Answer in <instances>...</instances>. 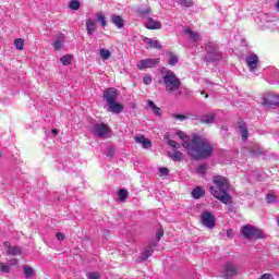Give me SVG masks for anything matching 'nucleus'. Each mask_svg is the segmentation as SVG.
Returning <instances> with one entry per match:
<instances>
[{
    "label": "nucleus",
    "instance_id": "obj_1",
    "mask_svg": "<svg viewBox=\"0 0 279 279\" xmlns=\"http://www.w3.org/2000/svg\"><path fill=\"white\" fill-rule=\"evenodd\" d=\"M177 136L183 141L181 145L193 160H205V158L213 156V144L208 140L199 135H194L191 138L182 131H178Z\"/></svg>",
    "mask_w": 279,
    "mask_h": 279
},
{
    "label": "nucleus",
    "instance_id": "obj_2",
    "mask_svg": "<svg viewBox=\"0 0 279 279\" xmlns=\"http://www.w3.org/2000/svg\"><path fill=\"white\" fill-rule=\"evenodd\" d=\"M214 186L210 187V193L222 202V204L230 203V194H228V189H230V184L228 183V179L221 175L214 177Z\"/></svg>",
    "mask_w": 279,
    "mask_h": 279
},
{
    "label": "nucleus",
    "instance_id": "obj_3",
    "mask_svg": "<svg viewBox=\"0 0 279 279\" xmlns=\"http://www.w3.org/2000/svg\"><path fill=\"white\" fill-rule=\"evenodd\" d=\"M162 80L166 92L169 95L174 94V97H182L184 94L182 88H180V86H182V81H180L173 71L167 70L166 72H162Z\"/></svg>",
    "mask_w": 279,
    "mask_h": 279
},
{
    "label": "nucleus",
    "instance_id": "obj_4",
    "mask_svg": "<svg viewBox=\"0 0 279 279\" xmlns=\"http://www.w3.org/2000/svg\"><path fill=\"white\" fill-rule=\"evenodd\" d=\"M241 276V267L236 266L233 262H227L220 268V278L233 279Z\"/></svg>",
    "mask_w": 279,
    "mask_h": 279
},
{
    "label": "nucleus",
    "instance_id": "obj_5",
    "mask_svg": "<svg viewBox=\"0 0 279 279\" xmlns=\"http://www.w3.org/2000/svg\"><path fill=\"white\" fill-rule=\"evenodd\" d=\"M206 62H217L221 60V52L219 51V46L216 43H208L206 45Z\"/></svg>",
    "mask_w": 279,
    "mask_h": 279
},
{
    "label": "nucleus",
    "instance_id": "obj_6",
    "mask_svg": "<svg viewBox=\"0 0 279 279\" xmlns=\"http://www.w3.org/2000/svg\"><path fill=\"white\" fill-rule=\"evenodd\" d=\"M244 239H265V232L252 225H245L241 229Z\"/></svg>",
    "mask_w": 279,
    "mask_h": 279
},
{
    "label": "nucleus",
    "instance_id": "obj_7",
    "mask_svg": "<svg viewBox=\"0 0 279 279\" xmlns=\"http://www.w3.org/2000/svg\"><path fill=\"white\" fill-rule=\"evenodd\" d=\"M88 128L92 134H94V136H97L98 138H104L108 136L110 132V128L106 123L92 122Z\"/></svg>",
    "mask_w": 279,
    "mask_h": 279
},
{
    "label": "nucleus",
    "instance_id": "obj_8",
    "mask_svg": "<svg viewBox=\"0 0 279 279\" xmlns=\"http://www.w3.org/2000/svg\"><path fill=\"white\" fill-rule=\"evenodd\" d=\"M168 145L172 147L173 151V154L169 153L171 160H173L174 162H182V160H184V155L182 154V151L178 150L180 149V144H178V142L173 140H168Z\"/></svg>",
    "mask_w": 279,
    "mask_h": 279
},
{
    "label": "nucleus",
    "instance_id": "obj_9",
    "mask_svg": "<svg viewBox=\"0 0 279 279\" xmlns=\"http://www.w3.org/2000/svg\"><path fill=\"white\" fill-rule=\"evenodd\" d=\"M263 106L276 109L279 107V96L272 93H266L263 96Z\"/></svg>",
    "mask_w": 279,
    "mask_h": 279
},
{
    "label": "nucleus",
    "instance_id": "obj_10",
    "mask_svg": "<svg viewBox=\"0 0 279 279\" xmlns=\"http://www.w3.org/2000/svg\"><path fill=\"white\" fill-rule=\"evenodd\" d=\"M158 64H160V58L143 59L137 62V69L140 71H145V69H154V66H158Z\"/></svg>",
    "mask_w": 279,
    "mask_h": 279
},
{
    "label": "nucleus",
    "instance_id": "obj_11",
    "mask_svg": "<svg viewBox=\"0 0 279 279\" xmlns=\"http://www.w3.org/2000/svg\"><path fill=\"white\" fill-rule=\"evenodd\" d=\"M201 221L203 226H205V228H209V230H213V228H215L217 218H215V216L211 215L210 211H203L201 215Z\"/></svg>",
    "mask_w": 279,
    "mask_h": 279
},
{
    "label": "nucleus",
    "instance_id": "obj_12",
    "mask_svg": "<svg viewBox=\"0 0 279 279\" xmlns=\"http://www.w3.org/2000/svg\"><path fill=\"white\" fill-rule=\"evenodd\" d=\"M119 97V90L114 87L107 88L102 98L107 101V106L117 101V98Z\"/></svg>",
    "mask_w": 279,
    "mask_h": 279
},
{
    "label": "nucleus",
    "instance_id": "obj_13",
    "mask_svg": "<svg viewBox=\"0 0 279 279\" xmlns=\"http://www.w3.org/2000/svg\"><path fill=\"white\" fill-rule=\"evenodd\" d=\"M4 247L9 256H21V247L12 246L10 242H4Z\"/></svg>",
    "mask_w": 279,
    "mask_h": 279
},
{
    "label": "nucleus",
    "instance_id": "obj_14",
    "mask_svg": "<svg viewBox=\"0 0 279 279\" xmlns=\"http://www.w3.org/2000/svg\"><path fill=\"white\" fill-rule=\"evenodd\" d=\"M246 64L250 69V71L254 72L256 71V66H258V56L251 54L246 57Z\"/></svg>",
    "mask_w": 279,
    "mask_h": 279
},
{
    "label": "nucleus",
    "instance_id": "obj_15",
    "mask_svg": "<svg viewBox=\"0 0 279 279\" xmlns=\"http://www.w3.org/2000/svg\"><path fill=\"white\" fill-rule=\"evenodd\" d=\"M146 29H160L162 27V23L160 21L154 20L153 17H148L145 23Z\"/></svg>",
    "mask_w": 279,
    "mask_h": 279
},
{
    "label": "nucleus",
    "instance_id": "obj_16",
    "mask_svg": "<svg viewBox=\"0 0 279 279\" xmlns=\"http://www.w3.org/2000/svg\"><path fill=\"white\" fill-rule=\"evenodd\" d=\"M86 29H87L88 36H93L97 29V21L93 19H88L86 21Z\"/></svg>",
    "mask_w": 279,
    "mask_h": 279
},
{
    "label": "nucleus",
    "instance_id": "obj_17",
    "mask_svg": "<svg viewBox=\"0 0 279 279\" xmlns=\"http://www.w3.org/2000/svg\"><path fill=\"white\" fill-rule=\"evenodd\" d=\"M108 108H109L110 112H113V114H121V112L123 111L124 107H123V105L117 102V100H116L113 102H110L108 105Z\"/></svg>",
    "mask_w": 279,
    "mask_h": 279
},
{
    "label": "nucleus",
    "instance_id": "obj_18",
    "mask_svg": "<svg viewBox=\"0 0 279 279\" xmlns=\"http://www.w3.org/2000/svg\"><path fill=\"white\" fill-rule=\"evenodd\" d=\"M184 34H186V36H189V38H190V40H192V43H199V40H202V37L198 35V33H196L195 31H193L191 28H185Z\"/></svg>",
    "mask_w": 279,
    "mask_h": 279
},
{
    "label": "nucleus",
    "instance_id": "obj_19",
    "mask_svg": "<svg viewBox=\"0 0 279 279\" xmlns=\"http://www.w3.org/2000/svg\"><path fill=\"white\" fill-rule=\"evenodd\" d=\"M111 23L118 27V29H123L125 27V23L123 22V17L120 15L113 14L111 15Z\"/></svg>",
    "mask_w": 279,
    "mask_h": 279
},
{
    "label": "nucleus",
    "instance_id": "obj_20",
    "mask_svg": "<svg viewBox=\"0 0 279 279\" xmlns=\"http://www.w3.org/2000/svg\"><path fill=\"white\" fill-rule=\"evenodd\" d=\"M238 128L240 130L242 140L245 141L246 138H248L250 132L247 131V125L245 124V122L243 121L238 122Z\"/></svg>",
    "mask_w": 279,
    "mask_h": 279
},
{
    "label": "nucleus",
    "instance_id": "obj_21",
    "mask_svg": "<svg viewBox=\"0 0 279 279\" xmlns=\"http://www.w3.org/2000/svg\"><path fill=\"white\" fill-rule=\"evenodd\" d=\"M64 40H65L64 34L57 35L56 40L53 43L54 51H60V49H62V45H64Z\"/></svg>",
    "mask_w": 279,
    "mask_h": 279
},
{
    "label": "nucleus",
    "instance_id": "obj_22",
    "mask_svg": "<svg viewBox=\"0 0 279 279\" xmlns=\"http://www.w3.org/2000/svg\"><path fill=\"white\" fill-rule=\"evenodd\" d=\"M135 143H140L144 149H149L151 147V141L147 140L145 136H136Z\"/></svg>",
    "mask_w": 279,
    "mask_h": 279
},
{
    "label": "nucleus",
    "instance_id": "obj_23",
    "mask_svg": "<svg viewBox=\"0 0 279 279\" xmlns=\"http://www.w3.org/2000/svg\"><path fill=\"white\" fill-rule=\"evenodd\" d=\"M23 271L25 275L26 279H31L36 277V270H34V268H32L29 265H24L23 266Z\"/></svg>",
    "mask_w": 279,
    "mask_h": 279
},
{
    "label": "nucleus",
    "instance_id": "obj_24",
    "mask_svg": "<svg viewBox=\"0 0 279 279\" xmlns=\"http://www.w3.org/2000/svg\"><path fill=\"white\" fill-rule=\"evenodd\" d=\"M144 43H146V45H149V47H151L153 49H162V45H160V41L158 40H153L151 38H144Z\"/></svg>",
    "mask_w": 279,
    "mask_h": 279
},
{
    "label": "nucleus",
    "instance_id": "obj_25",
    "mask_svg": "<svg viewBox=\"0 0 279 279\" xmlns=\"http://www.w3.org/2000/svg\"><path fill=\"white\" fill-rule=\"evenodd\" d=\"M192 197L194 199H199L201 197H204V189L202 186H197L192 191Z\"/></svg>",
    "mask_w": 279,
    "mask_h": 279
},
{
    "label": "nucleus",
    "instance_id": "obj_26",
    "mask_svg": "<svg viewBox=\"0 0 279 279\" xmlns=\"http://www.w3.org/2000/svg\"><path fill=\"white\" fill-rule=\"evenodd\" d=\"M148 107L153 110V112L156 117H160V114H161L160 107H157L154 101L149 100Z\"/></svg>",
    "mask_w": 279,
    "mask_h": 279
},
{
    "label": "nucleus",
    "instance_id": "obj_27",
    "mask_svg": "<svg viewBox=\"0 0 279 279\" xmlns=\"http://www.w3.org/2000/svg\"><path fill=\"white\" fill-rule=\"evenodd\" d=\"M154 254V246H147L142 254V260H147Z\"/></svg>",
    "mask_w": 279,
    "mask_h": 279
},
{
    "label": "nucleus",
    "instance_id": "obj_28",
    "mask_svg": "<svg viewBox=\"0 0 279 279\" xmlns=\"http://www.w3.org/2000/svg\"><path fill=\"white\" fill-rule=\"evenodd\" d=\"M201 123H215V113H209L201 119Z\"/></svg>",
    "mask_w": 279,
    "mask_h": 279
},
{
    "label": "nucleus",
    "instance_id": "obj_29",
    "mask_svg": "<svg viewBox=\"0 0 279 279\" xmlns=\"http://www.w3.org/2000/svg\"><path fill=\"white\" fill-rule=\"evenodd\" d=\"M96 17L98 23H100L101 27H106L108 23L106 22V15L104 13H96Z\"/></svg>",
    "mask_w": 279,
    "mask_h": 279
},
{
    "label": "nucleus",
    "instance_id": "obj_30",
    "mask_svg": "<svg viewBox=\"0 0 279 279\" xmlns=\"http://www.w3.org/2000/svg\"><path fill=\"white\" fill-rule=\"evenodd\" d=\"M61 62H62L63 66H66L68 64H71V62H73V56L65 54V56L61 57Z\"/></svg>",
    "mask_w": 279,
    "mask_h": 279
},
{
    "label": "nucleus",
    "instance_id": "obj_31",
    "mask_svg": "<svg viewBox=\"0 0 279 279\" xmlns=\"http://www.w3.org/2000/svg\"><path fill=\"white\" fill-rule=\"evenodd\" d=\"M179 62V59L175 54H173L172 52L169 53V60H168V64H170V66H175V64Z\"/></svg>",
    "mask_w": 279,
    "mask_h": 279
},
{
    "label": "nucleus",
    "instance_id": "obj_32",
    "mask_svg": "<svg viewBox=\"0 0 279 279\" xmlns=\"http://www.w3.org/2000/svg\"><path fill=\"white\" fill-rule=\"evenodd\" d=\"M110 56H112L110 50L104 48L100 49V58H102V60H109Z\"/></svg>",
    "mask_w": 279,
    "mask_h": 279
},
{
    "label": "nucleus",
    "instance_id": "obj_33",
    "mask_svg": "<svg viewBox=\"0 0 279 279\" xmlns=\"http://www.w3.org/2000/svg\"><path fill=\"white\" fill-rule=\"evenodd\" d=\"M207 169L208 167L206 165H199L196 169V173H198V175H206Z\"/></svg>",
    "mask_w": 279,
    "mask_h": 279
},
{
    "label": "nucleus",
    "instance_id": "obj_34",
    "mask_svg": "<svg viewBox=\"0 0 279 279\" xmlns=\"http://www.w3.org/2000/svg\"><path fill=\"white\" fill-rule=\"evenodd\" d=\"M118 197L121 202H125V199H128V191H125L124 189L119 190Z\"/></svg>",
    "mask_w": 279,
    "mask_h": 279
},
{
    "label": "nucleus",
    "instance_id": "obj_35",
    "mask_svg": "<svg viewBox=\"0 0 279 279\" xmlns=\"http://www.w3.org/2000/svg\"><path fill=\"white\" fill-rule=\"evenodd\" d=\"M178 3L183 8H193V0H179Z\"/></svg>",
    "mask_w": 279,
    "mask_h": 279
},
{
    "label": "nucleus",
    "instance_id": "obj_36",
    "mask_svg": "<svg viewBox=\"0 0 279 279\" xmlns=\"http://www.w3.org/2000/svg\"><path fill=\"white\" fill-rule=\"evenodd\" d=\"M14 45L16 47V49H19L20 51H23V47H25V41L21 38L15 39L14 40Z\"/></svg>",
    "mask_w": 279,
    "mask_h": 279
},
{
    "label": "nucleus",
    "instance_id": "obj_37",
    "mask_svg": "<svg viewBox=\"0 0 279 279\" xmlns=\"http://www.w3.org/2000/svg\"><path fill=\"white\" fill-rule=\"evenodd\" d=\"M82 4L80 3V1L78 0H72L71 2H70V4H69V8H70V10H80V7H81Z\"/></svg>",
    "mask_w": 279,
    "mask_h": 279
},
{
    "label": "nucleus",
    "instance_id": "obj_38",
    "mask_svg": "<svg viewBox=\"0 0 279 279\" xmlns=\"http://www.w3.org/2000/svg\"><path fill=\"white\" fill-rule=\"evenodd\" d=\"M87 279H100L101 275L97 271L87 272L86 274Z\"/></svg>",
    "mask_w": 279,
    "mask_h": 279
},
{
    "label": "nucleus",
    "instance_id": "obj_39",
    "mask_svg": "<svg viewBox=\"0 0 279 279\" xmlns=\"http://www.w3.org/2000/svg\"><path fill=\"white\" fill-rule=\"evenodd\" d=\"M149 14H151V9H149V8L140 10V15H142L144 19L146 16H149Z\"/></svg>",
    "mask_w": 279,
    "mask_h": 279
},
{
    "label": "nucleus",
    "instance_id": "obj_40",
    "mask_svg": "<svg viewBox=\"0 0 279 279\" xmlns=\"http://www.w3.org/2000/svg\"><path fill=\"white\" fill-rule=\"evenodd\" d=\"M0 271H2V274H10V266L4 263H0Z\"/></svg>",
    "mask_w": 279,
    "mask_h": 279
},
{
    "label": "nucleus",
    "instance_id": "obj_41",
    "mask_svg": "<svg viewBox=\"0 0 279 279\" xmlns=\"http://www.w3.org/2000/svg\"><path fill=\"white\" fill-rule=\"evenodd\" d=\"M266 199H267L268 204H274V203H276L277 197L274 194H267Z\"/></svg>",
    "mask_w": 279,
    "mask_h": 279
},
{
    "label": "nucleus",
    "instance_id": "obj_42",
    "mask_svg": "<svg viewBox=\"0 0 279 279\" xmlns=\"http://www.w3.org/2000/svg\"><path fill=\"white\" fill-rule=\"evenodd\" d=\"M143 83L146 85V86H149V84H151V75H146L143 77Z\"/></svg>",
    "mask_w": 279,
    "mask_h": 279
},
{
    "label": "nucleus",
    "instance_id": "obj_43",
    "mask_svg": "<svg viewBox=\"0 0 279 279\" xmlns=\"http://www.w3.org/2000/svg\"><path fill=\"white\" fill-rule=\"evenodd\" d=\"M173 119H178L179 121H184L186 119V116L183 114H173Z\"/></svg>",
    "mask_w": 279,
    "mask_h": 279
},
{
    "label": "nucleus",
    "instance_id": "obj_44",
    "mask_svg": "<svg viewBox=\"0 0 279 279\" xmlns=\"http://www.w3.org/2000/svg\"><path fill=\"white\" fill-rule=\"evenodd\" d=\"M159 173H161V175H169V169H167V168H160V169H159Z\"/></svg>",
    "mask_w": 279,
    "mask_h": 279
},
{
    "label": "nucleus",
    "instance_id": "obj_45",
    "mask_svg": "<svg viewBox=\"0 0 279 279\" xmlns=\"http://www.w3.org/2000/svg\"><path fill=\"white\" fill-rule=\"evenodd\" d=\"M259 279H274V276L271 274H264Z\"/></svg>",
    "mask_w": 279,
    "mask_h": 279
},
{
    "label": "nucleus",
    "instance_id": "obj_46",
    "mask_svg": "<svg viewBox=\"0 0 279 279\" xmlns=\"http://www.w3.org/2000/svg\"><path fill=\"white\" fill-rule=\"evenodd\" d=\"M162 234H165V233L162 232V230H158V231H157V233H156V239H157V241H160V239H162Z\"/></svg>",
    "mask_w": 279,
    "mask_h": 279
},
{
    "label": "nucleus",
    "instance_id": "obj_47",
    "mask_svg": "<svg viewBox=\"0 0 279 279\" xmlns=\"http://www.w3.org/2000/svg\"><path fill=\"white\" fill-rule=\"evenodd\" d=\"M9 265H11V266H16V265H19V259L12 258V259L9 262Z\"/></svg>",
    "mask_w": 279,
    "mask_h": 279
},
{
    "label": "nucleus",
    "instance_id": "obj_48",
    "mask_svg": "<svg viewBox=\"0 0 279 279\" xmlns=\"http://www.w3.org/2000/svg\"><path fill=\"white\" fill-rule=\"evenodd\" d=\"M57 239H58V241H64V233L58 232Z\"/></svg>",
    "mask_w": 279,
    "mask_h": 279
},
{
    "label": "nucleus",
    "instance_id": "obj_49",
    "mask_svg": "<svg viewBox=\"0 0 279 279\" xmlns=\"http://www.w3.org/2000/svg\"><path fill=\"white\" fill-rule=\"evenodd\" d=\"M232 234H234V231H233L232 229H229V230L227 231V235H228L229 238H232Z\"/></svg>",
    "mask_w": 279,
    "mask_h": 279
},
{
    "label": "nucleus",
    "instance_id": "obj_50",
    "mask_svg": "<svg viewBox=\"0 0 279 279\" xmlns=\"http://www.w3.org/2000/svg\"><path fill=\"white\" fill-rule=\"evenodd\" d=\"M51 133L53 134V136H58V129H52Z\"/></svg>",
    "mask_w": 279,
    "mask_h": 279
},
{
    "label": "nucleus",
    "instance_id": "obj_51",
    "mask_svg": "<svg viewBox=\"0 0 279 279\" xmlns=\"http://www.w3.org/2000/svg\"><path fill=\"white\" fill-rule=\"evenodd\" d=\"M255 154H263V149L257 148V150H255Z\"/></svg>",
    "mask_w": 279,
    "mask_h": 279
},
{
    "label": "nucleus",
    "instance_id": "obj_52",
    "mask_svg": "<svg viewBox=\"0 0 279 279\" xmlns=\"http://www.w3.org/2000/svg\"><path fill=\"white\" fill-rule=\"evenodd\" d=\"M109 154H112V148H109Z\"/></svg>",
    "mask_w": 279,
    "mask_h": 279
},
{
    "label": "nucleus",
    "instance_id": "obj_53",
    "mask_svg": "<svg viewBox=\"0 0 279 279\" xmlns=\"http://www.w3.org/2000/svg\"><path fill=\"white\" fill-rule=\"evenodd\" d=\"M201 94H202V95H206V92L203 90Z\"/></svg>",
    "mask_w": 279,
    "mask_h": 279
},
{
    "label": "nucleus",
    "instance_id": "obj_54",
    "mask_svg": "<svg viewBox=\"0 0 279 279\" xmlns=\"http://www.w3.org/2000/svg\"><path fill=\"white\" fill-rule=\"evenodd\" d=\"M205 98L208 99V94L205 95Z\"/></svg>",
    "mask_w": 279,
    "mask_h": 279
},
{
    "label": "nucleus",
    "instance_id": "obj_55",
    "mask_svg": "<svg viewBox=\"0 0 279 279\" xmlns=\"http://www.w3.org/2000/svg\"><path fill=\"white\" fill-rule=\"evenodd\" d=\"M0 159H1V153H0Z\"/></svg>",
    "mask_w": 279,
    "mask_h": 279
}]
</instances>
